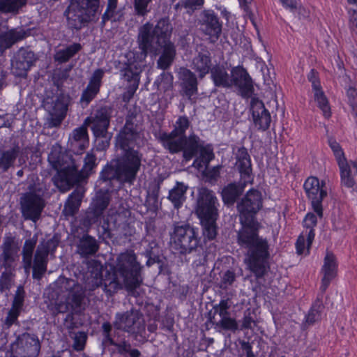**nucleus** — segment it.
<instances>
[{
    "mask_svg": "<svg viewBox=\"0 0 357 357\" xmlns=\"http://www.w3.org/2000/svg\"><path fill=\"white\" fill-rule=\"evenodd\" d=\"M261 206V193L255 189L249 190L237 204L241 228L237 232L236 241L246 250L245 264L257 278L267 273L271 257L268 241L259 235V224L255 220Z\"/></svg>",
    "mask_w": 357,
    "mask_h": 357,
    "instance_id": "nucleus-1",
    "label": "nucleus"
},
{
    "mask_svg": "<svg viewBox=\"0 0 357 357\" xmlns=\"http://www.w3.org/2000/svg\"><path fill=\"white\" fill-rule=\"evenodd\" d=\"M116 146L122 151L114 169H105L101 177L104 181L116 179L122 183L132 184L142 165L143 155L135 147L139 145L142 137L137 125L126 119L124 126L115 137Z\"/></svg>",
    "mask_w": 357,
    "mask_h": 357,
    "instance_id": "nucleus-2",
    "label": "nucleus"
},
{
    "mask_svg": "<svg viewBox=\"0 0 357 357\" xmlns=\"http://www.w3.org/2000/svg\"><path fill=\"white\" fill-rule=\"evenodd\" d=\"M54 294L49 298L47 308L50 314L56 317L67 313L64 325L68 328L73 326V314H81L89 304L82 286L73 279L59 277L54 282Z\"/></svg>",
    "mask_w": 357,
    "mask_h": 357,
    "instance_id": "nucleus-3",
    "label": "nucleus"
},
{
    "mask_svg": "<svg viewBox=\"0 0 357 357\" xmlns=\"http://www.w3.org/2000/svg\"><path fill=\"white\" fill-rule=\"evenodd\" d=\"M48 161L52 167L57 171L53 180L55 185L61 192L69 190L74 185L79 183L87 176L96 166V157L92 153H88L84 160L81 170L75 160L61 151L58 146L52 147L48 155Z\"/></svg>",
    "mask_w": 357,
    "mask_h": 357,
    "instance_id": "nucleus-4",
    "label": "nucleus"
},
{
    "mask_svg": "<svg viewBox=\"0 0 357 357\" xmlns=\"http://www.w3.org/2000/svg\"><path fill=\"white\" fill-rule=\"evenodd\" d=\"M141 271L142 266L133 250L121 252L116 257L112 272L105 275L104 291L112 295L121 289L123 284L128 291L135 290L143 281Z\"/></svg>",
    "mask_w": 357,
    "mask_h": 357,
    "instance_id": "nucleus-5",
    "label": "nucleus"
},
{
    "mask_svg": "<svg viewBox=\"0 0 357 357\" xmlns=\"http://www.w3.org/2000/svg\"><path fill=\"white\" fill-rule=\"evenodd\" d=\"M38 241L37 235L24 241L22 250L23 267L26 272L32 268V277L40 280L47 269L48 255L54 252L58 245V238H53L41 241L37 246L34 257L33 255Z\"/></svg>",
    "mask_w": 357,
    "mask_h": 357,
    "instance_id": "nucleus-6",
    "label": "nucleus"
},
{
    "mask_svg": "<svg viewBox=\"0 0 357 357\" xmlns=\"http://www.w3.org/2000/svg\"><path fill=\"white\" fill-rule=\"evenodd\" d=\"M172 29L168 17L160 18L155 26L149 22L141 26L137 34V43L141 50V58L145 59L149 52H156L158 50V45L172 43L170 41Z\"/></svg>",
    "mask_w": 357,
    "mask_h": 357,
    "instance_id": "nucleus-7",
    "label": "nucleus"
},
{
    "mask_svg": "<svg viewBox=\"0 0 357 357\" xmlns=\"http://www.w3.org/2000/svg\"><path fill=\"white\" fill-rule=\"evenodd\" d=\"M218 198L211 190L202 188L198 191L195 212L203 227L204 235L213 240L217 235Z\"/></svg>",
    "mask_w": 357,
    "mask_h": 357,
    "instance_id": "nucleus-8",
    "label": "nucleus"
},
{
    "mask_svg": "<svg viewBox=\"0 0 357 357\" xmlns=\"http://www.w3.org/2000/svg\"><path fill=\"white\" fill-rule=\"evenodd\" d=\"M98 7L99 0H69L63 13L68 27L76 31L85 27L95 16Z\"/></svg>",
    "mask_w": 357,
    "mask_h": 357,
    "instance_id": "nucleus-9",
    "label": "nucleus"
},
{
    "mask_svg": "<svg viewBox=\"0 0 357 357\" xmlns=\"http://www.w3.org/2000/svg\"><path fill=\"white\" fill-rule=\"evenodd\" d=\"M198 231L188 224L174 225L170 234V245L180 255H188L202 250Z\"/></svg>",
    "mask_w": 357,
    "mask_h": 357,
    "instance_id": "nucleus-10",
    "label": "nucleus"
},
{
    "mask_svg": "<svg viewBox=\"0 0 357 357\" xmlns=\"http://www.w3.org/2000/svg\"><path fill=\"white\" fill-rule=\"evenodd\" d=\"M118 330L133 335H142L145 331V322L139 310L131 309L123 313H117L113 323Z\"/></svg>",
    "mask_w": 357,
    "mask_h": 357,
    "instance_id": "nucleus-11",
    "label": "nucleus"
},
{
    "mask_svg": "<svg viewBox=\"0 0 357 357\" xmlns=\"http://www.w3.org/2000/svg\"><path fill=\"white\" fill-rule=\"evenodd\" d=\"M40 350V342L33 333L19 335L11 345L10 357H37Z\"/></svg>",
    "mask_w": 357,
    "mask_h": 357,
    "instance_id": "nucleus-12",
    "label": "nucleus"
},
{
    "mask_svg": "<svg viewBox=\"0 0 357 357\" xmlns=\"http://www.w3.org/2000/svg\"><path fill=\"white\" fill-rule=\"evenodd\" d=\"M198 25L200 31L208 36L211 43H215L222 34V22L213 10H203L199 13Z\"/></svg>",
    "mask_w": 357,
    "mask_h": 357,
    "instance_id": "nucleus-13",
    "label": "nucleus"
},
{
    "mask_svg": "<svg viewBox=\"0 0 357 357\" xmlns=\"http://www.w3.org/2000/svg\"><path fill=\"white\" fill-rule=\"evenodd\" d=\"M21 212L24 220L36 222L45 207L43 197L33 192H26L20 198Z\"/></svg>",
    "mask_w": 357,
    "mask_h": 357,
    "instance_id": "nucleus-14",
    "label": "nucleus"
},
{
    "mask_svg": "<svg viewBox=\"0 0 357 357\" xmlns=\"http://www.w3.org/2000/svg\"><path fill=\"white\" fill-rule=\"evenodd\" d=\"M303 187L308 199L311 201L314 211L321 218L323 217L322 202L327 195L324 183L322 181L321 185L317 177L310 176L306 179Z\"/></svg>",
    "mask_w": 357,
    "mask_h": 357,
    "instance_id": "nucleus-15",
    "label": "nucleus"
},
{
    "mask_svg": "<svg viewBox=\"0 0 357 357\" xmlns=\"http://www.w3.org/2000/svg\"><path fill=\"white\" fill-rule=\"evenodd\" d=\"M70 97L68 94L60 93L50 104H46L50 117L47 119L49 128H58L66 116Z\"/></svg>",
    "mask_w": 357,
    "mask_h": 357,
    "instance_id": "nucleus-16",
    "label": "nucleus"
},
{
    "mask_svg": "<svg viewBox=\"0 0 357 357\" xmlns=\"http://www.w3.org/2000/svg\"><path fill=\"white\" fill-rule=\"evenodd\" d=\"M231 88L235 86L243 98H251L254 94L252 79L242 66H237L231 69Z\"/></svg>",
    "mask_w": 357,
    "mask_h": 357,
    "instance_id": "nucleus-17",
    "label": "nucleus"
},
{
    "mask_svg": "<svg viewBox=\"0 0 357 357\" xmlns=\"http://www.w3.org/2000/svg\"><path fill=\"white\" fill-rule=\"evenodd\" d=\"M234 155L235 167L238 172L241 181L244 185L251 183L253 181L252 167L250 155L248 149L244 146L234 147L232 149Z\"/></svg>",
    "mask_w": 357,
    "mask_h": 357,
    "instance_id": "nucleus-18",
    "label": "nucleus"
},
{
    "mask_svg": "<svg viewBox=\"0 0 357 357\" xmlns=\"http://www.w3.org/2000/svg\"><path fill=\"white\" fill-rule=\"evenodd\" d=\"M112 109L108 106L101 107L87 117L84 123L91 126L93 135H102L108 132Z\"/></svg>",
    "mask_w": 357,
    "mask_h": 357,
    "instance_id": "nucleus-19",
    "label": "nucleus"
},
{
    "mask_svg": "<svg viewBox=\"0 0 357 357\" xmlns=\"http://www.w3.org/2000/svg\"><path fill=\"white\" fill-rule=\"evenodd\" d=\"M0 249V267L4 269L15 268V263L20 250L15 237L10 234H6L3 237Z\"/></svg>",
    "mask_w": 357,
    "mask_h": 357,
    "instance_id": "nucleus-20",
    "label": "nucleus"
},
{
    "mask_svg": "<svg viewBox=\"0 0 357 357\" xmlns=\"http://www.w3.org/2000/svg\"><path fill=\"white\" fill-rule=\"evenodd\" d=\"M178 77L179 79L180 95L192 100L198 94V81L195 73L186 68H180Z\"/></svg>",
    "mask_w": 357,
    "mask_h": 357,
    "instance_id": "nucleus-21",
    "label": "nucleus"
},
{
    "mask_svg": "<svg viewBox=\"0 0 357 357\" xmlns=\"http://www.w3.org/2000/svg\"><path fill=\"white\" fill-rule=\"evenodd\" d=\"M110 201L111 195L108 190H98L86 212L87 220L91 223L97 222L108 207Z\"/></svg>",
    "mask_w": 357,
    "mask_h": 357,
    "instance_id": "nucleus-22",
    "label": "nucleus"
},
{
    "mask_svg": "<svg viewBox=\"0 0 357 357\" xmlns=\"http://www.w3.org/2000/svg\"><path fill=\"white\" fill-rule=\"evenodd\" d=\"M142 71V65L136 61L125 63L120 70L121 77L128 83L125 96H128L129 98L133 96L138 89Z\"/></svg>",
    "mask_w": 357,
    "mask_h": 357,
    "instance_id": "nucleus-23",
    "label": "nucleus"
},
{
    "mask_svg": "<svg viewBox=\"0 0 357 357\" xmlns=\"http://www.w3.org/2000/svg\"><path fill=\"white\" fill-rule=\"evenodd\" d=\"M250 110L255 126L258 130L266 131L270 127L271 116L264 104L258 98H252Z\"/></svg>",
    "mask_w": 357,
    "mask_h": 357,
    "instance_id": "nucleus-24",
    "label": "nucleus"
},
{
    "mask_svg": "<svg viewBox=\"0 0 357 357\" xmlns=\"http://www.w3.org/2000/svg\"><path fill=\"white\" fill-rule=\"evenodd\" d=\"M105 71L98 68L96 69L91 78L86 88L83 91L79 102L83 108L88 106L92 100L96 96L100 91L102 84V79L104 76Z\"/></svg>",
    "mask_w": 357,
    "mask_h": 357,
    "instance_id": "nucleus-25",
    "label": "nucleus"
},
{
    "mask_svg": "<svg viewBox=\"0 0 357 357\" xmlns=\"http://www.w3.org/2000/svg\"><path fill=\"white\" fill-rule=\"evenodd\" d=\"M89 145L87 127L84 123L82 126L75 128L69 135L68 146L75 154L82 153Z\"/></svg>",
    "mask_w": 357,
    "mask_h": 357,
    "instance_id": "nucleus-26",
    "label": "nucleus"
},
{
    "mask_svg": "<svg viewBox=\"0 0 357 357\" xmlns=\"http://www.w3.org/2000/svg\"><path fill=\"white\" fill-rule=\"evenodd\" d=\"M191 68L198 74V77L202 79L212 70L211 54L206 47L197 51L191 63Z\"/></svg>",
    "mask_w": 357,
    "mask_h": 357,
    "instance_id": "nucleus-27",
    "label": "nucleus"
},
{
    "mask_svg": "<svg viewBox=\"0 0 357 357\" xmlns=\"http://www.w3.org/2000/svg\"><path fill=\"white\" fill-rule=\"evenodd\" d=\"M157 139L161 143L165 149L172 154L178 153L184 149L185 137L173 132H160L156 136Z\"/></svg>",
    "mask_w": 357,
    "mask_h": 357,
    "instance_id": "nucleus-28",
    "label": "nucleus"
},
{
    "mask_svg": "<svg viewBox=\"0 0 357 357\" xmlns=\"http://www.w3.org/2000/svg\"><path fill=\"white\" fill-rule=\"evenodd\" d=\"M102 264L98 260L91 259L87 262L86 282L90 290L104 285L105 278H102Z\"/></svg>",
    "mask_w": 357,
    "mask_h": 357,
    "instance_id": "nucleus-29",
    "label": "nucleus"
},
{
    "mask_svg": "<svg viewBox=\"0 0 357 357\" xmlns=\"http://www.w3.org/2000/svg\"><path fill=\"white\" fill-rule=\"evenodd\" d=\"M324 276L321 279L320 291L324 294L328 287L331 280L336 276L337 262L335 255L328 252L324 258V265L321 268Z\"/></svg>",
    "mask_w": 357,
    "mask_h": 357,
    "instance_id": "nucleus-30",
    "label": "nucleus"
},
{
    "mask_svg": "<svg viewBox=\"0 0 357 357\" xmlns=\"http://www.w3.org/2000/svg\"><path fill=\"white\" fill-rule=\"evenodd\" d=\"M342 185L351 188L355 184V177L357 176V161L347 159L337 163Z\"/></svg>",
    "mask_w": 357,
    "mask_h": 357,
    "instance_id": "nucleus-31",
    "label": "nucleus"
},
{
    "mask_svg": "<svg viewBox=\"0 0 357 357\" xmlns=\"http://www.w3.org/2000/svg\"><path fill=\"white\" fill-rule=\"evenodd\" d=\"M20 153V147L18 145L6 149L0 148V174L8 172L15 168Z\"/></svg>",
    "mask_w": 357,
    "mask_h": 357,
    "instance_id": "nucleus-32",
    "label": "nucleus"
},
{
    "mask_svg": "<svg viewBox=\"0 0 357 357\" xmlns=\"http://www.w3.org/2000/svg\"><path fill=\"white\" fill-rule=\"evenodd\" d=\"M211 79L215 87L226 89H231V73L222 65L213 66L210 72Z\"/></svg>",
    "mask_w": 357,
    "mask_h": 357,
    "instance_id": "nucleus-33",
    "label": "nucleus"
},
{
    "mask_svg": "<svg viewBox=\"0 0 357 357\" xmlns=\"http://www.w3.org/2000/svg\"><path fill=\"white\" fill-rule=\"evenodd\" d=\"M99 250L97 240L88 234L84 235L77 243V252L82 257L95 255Z\"/></svg>",
    "mask_w": 357,
    "mask_h": 357,
    "instance_id": "nucleus-34",
    "label": "nucleus"
},
{
    "mask_svg": "<svg viewBox=\"0 0 357 357\" xmlns=\"http://www.w3.org/2000/svg\"><path fill=\"white\" fill-rule=\"evenodd\" d=\"M185 147L182 151L184 159L188 161L194 156L197 155L204 144V142L201 140V139L194 133L190 134L188 137H185Z\"/></svg>",
    "mask_w": 357,
    "mask_h": 357,
    "instance_id": "nucleus-35",
    "label": "nucleus"
},
{
    "mask_svg": "<svg viewBox=\"0 0 357 357\" xmlns=\"http://www.w3.org/2000/svg\"><path fill=\"white\" fill-rule=\"evenodd\" d=\"M243 182L231 183L226 185L222 190V197L225 204H233L242 195L244 188Z\"/></svg>",
    "mask_w": 357,
    "mask_h": 357,
    "instance_id": "nucleus-36",
    "label": "nucleus"
},
{
    "mask_svg": "<svg viewBox=\"0 0 357 357\" xmlns=\"http://www.w3.org/2000/svg\"><path fill=\"white\" fill-rule=\"evenodd\" d=\"M84 190L82 187H77L68 197L64 206L63 211L67 215H74L81 205L84 197Z\"/></svg>",
    "mask_w": 357,
    "mask_h": 357,
    "instance_id": "nucleus-37",
    "label": "nucleus"
},
{
    "mask_svg": "<svg viewBox=\"0 0 357 357\" xmlns=\"http://www.w3.org/2000/svg\"><path fill=\"white\" fill-rule=\"evenodd\" d=\"M26 33L23 30L11 29L0 33V51L3 52L15 43L24 39Z\"/></svg>",
    "mask_w": 357,
    "mask_h": 357,
    "instance_id": "nucleus-38",
    "label": "nucleus"
},
{
    "mask_svg": "<svg viewBox=\"0 0 357 357\" xmlns=\"http://www.w3.org/2000/svg\"><path fill=\"white\" fill-rule=\"evenodd\" d=\"M162 50V54L157 61L158 68L167 70L169 68L176 56V47L174 43H168L165 45H158V49Z\"/></svg>",
    "mask_w": 357,
    "mask_h": 357,
    "instance_id": "nucleus-39",
    "label": "nucleus"
},
{
    "mask_svg": "<svg viewBox=\"0 0 357 357\" xmlns=\"http://www.w3.org/2000/svg\"><path fill=\"white\" fill-rule=\"evenodd\" d=\"M82 50L80 43H74L56 51L54 59L59 64L68 62Z\"/></svg>",
    "mask_w": 357,
    "mask_h": 357,
    "instance_id": "nucleus-40",
    "label": "nucleus"
},
{
    "mask_svg": "<svg viewBox=\"0 0 357 357\" xmlns=\"http://www.w3.org/2000/svg\"><path fill=\"white\" fill-rule=\"evenodd\" d=\"M231 307L230 300L229 298L222 299L218 304L213 306V308L208 312V320L211 324L216 322L219 319H222L227 315H230L229 309Z\"/></svg>",
    "mask_w": 357,
    "mask_h": 357,
    "instance_id": "nucleus-41",
    "label": "nucleus"
},
{
    "mask_svg": "<svg viewBox=\"0 0 357 357\" xmlns=\"http://www.w3.org/2000/svg\"><path fill=\"white\" fill-rule=\"evenodd\" d=\"M188 187L182 182H176V185L169 190L168 199L175 208H180L185 201V194Z\"/></svg>",
    "mask_w": 357,
    "mask_h": 357,
    "instance_id": "nucleus-42",
    "label": "nucleus"
},
{
    "mask_svg": "<svg viewBox=\"0 0 357 357\" xmlns=\"http://www.w3.org/2000/svg\"><path fill=\"white\" fill-rule=\"evenodd\" d=\"M27 3V0H0V13L17 15Z\"/></svg>",
    "mask_w": 357,
    "mask_h": 357,
    "instance_id": "nucleus-43",
    "label": "nucleus"
},
{
    "mask_svg": "<svg viewBox=\"0 0 357 357\" xmlns=\"http://www.w3.org/2000/svg\"><path fill=\"white\" fill-rule=\"evenodd\" d=\"M317 218L314 214L312 213H308L305 215L303 220V225L306 229L304 232L305 233V235L307 236V249L310 248L312 241L314 238V227L317 225Z\"/></svg>",
    "mask_w": 357,
    "mask_h": 357,
    "instance_id": "nucleus-44",
    "label": "nucleus"
},
{
    "mask_svg": "<svg viewBox=\"0 0 357 357\" xmlns=\"http://www.w3.org/2000/svg\"><path fill=\"white\" fill-rule=\"evenodd\" d=\"M199 152L200 158L195 159L193 165L198 168L202 167L203 165L207 167L215 157L212 146L211 144H204Z\"/></svg>",
    "mask_w": 357,
    "mask_h": 357,
    "instance_id": "nucleus-45",
    "label": "nucleus"
},
{
    "mask_svg": "<svg viewBox=\"0 0 357 357\" xmlns=\"http://www.w3.org/2000/svg\"><path fill=\"white\" fill-rule=\"evenodd\" d=\"M314 98L317 106L322 111L324 116L328 119L331 116V107L328 98L321 89L314 91Z\"/></svg>",
    "mask_w": 357,
    "mask_h": 357,
    "instance_id": "nucleus-46",
    "label": "nucleus"
},
{
    "mask_svg": "<svg viewBox=\"0 0 357 357\" xmlns=\"http://www.w3.org/2000/svg\"><path fill=\"white\" fill-rule=\"evenodd\" d=\"M324 309L322 301L318 298L312 305L308 314L306 316V323L308 325H313L321 318V314Z\"/></svg>",
    "mask_w": 357,
    "mask_h": 357,
    "instance_id": "nucleus-47",
    "label": "nucleus"
},
{
    "mask_svg": "<svg viewBox=\"0 0 357 357\" xmlns=\"http://www.w3.org/2000/svg\"><path fill=\"white\" fill-rule=\"evenodd\" d=\"M153 0H131L135 16L145 17L151 11L150 4Z\"/></svg>",
    "mask_w": 357,
    "mask_h": 357,
    "instance_id": "nucleus-48",
    "label": "nucleus"
},
{
    "mask_svg": "<svg viewBox=\"0 0 357 357\" xmlns=\"http://www.w3.org/2000/svg\"><path fill=\"white\" fill-rule=\"evenodd\" d=\"M204 3V0H183L180 3L174 4V9L178 10L185 8L188 14H192L199 10Z\"/></svg>",
    "mask_w": 357,
    "mask_h": 357,
    "instance_id": "nucleus-49",
    "label": "nucleus"
},
{
    "mask_svg": "<svg viewBox=\"0 0 357 357\" xmlns=\"http://www.w3.org/2000/svg\"><path fill=\"white\" fill-rule=\"evenodd\" d=\"M215 328L227 331H236L238 329V324L236 320L227 315L222 319H219L216 322L212 324Z\"/></svg>",
    "mask_w": 357,
    "mask_h": 357,
    "instance_id": "nucleus-50",
    "label": "nucleus"
},
{
    "mask_svg": "<svg viewBox=\"0 0 357 357\" xmlns=\"http://www.w3.org/2000/svg\"><path fill=\"white\" fill-rule=\"evenodd\" d=\"M190 122L188 118L185 116H179L174 124V129L172 132L180 135L181 136L185 137L186 130L189 128Z\"/></svg>",
    "mask_w": 357,
    "mask_h": 357,
    "instance_id": "nucleus-51",
    "label": "nucleus"
},
{
    "mask_svg": "<svg viewBox=\"0 0 357 357\" xmlns=\"http://www.w3.org/2000/svg\"><path fill=\"white\" fill-rule=\"evenodd\" d=\"M15 268L5 269L0 276V291L3 292L10 289L12 286L13 271Z\"/></svg>",
    "mask_w": 357,
    "mask_h": 357,
    "instance_id": "nucleus-52",
    "label": "nucleus"
},
{
    "mask_svg": "<svg viewBox=\"0 0 357 357\" xmlns=\"http://www.w3.org/2000/svg\"><path fill=\"white\" fill-rule=\"evenodd\" d=\"M25 298V291L22 286H19L15 291L11 308L22 312Z\"/></svg>",
    "mask_w": 357,
    "mask_h": 357,
    "instance_id": "nucleus-53",
    "label": "nucleus"
},
{
    "mask_svg": "<svg viewBox=\"0 0 357 357\" xmlns=\"http://www.w3.org/2000/svg\"><path fill=\"white\" fill-rule=\"evenodd\" d=\"M174 77L170 73L163 72L157 79L158 87L167 91L172 87Z\"/></svg>",
    "mask_w": 357,
    "mask_h": 357,
    "instance_id": "nucleus-54",
    "label": "nucleus"
},
{
    "mask_svg": "<svg viewBox=\"0 0 357 357\" xmlns=\"http://www.w3.org/2000/svg\"><path fill=\"white\" fill-rule=\"evenodd\" d=\"M16 58L22 62H24V63L27 64L30 68L36 61V57L32 51L23 48L18 51Z\"/></svg>",
    "mask_w": 357,
    "mask_h": 357,
    "instance_id": "nucleus-55",
    "label": "nucleus"
},
{
    "mask_svg": "<svg viewBox=\"0 0 357 357\" xmlns=\"http://www.w3.org/2000/svg\"><path fill=\"white\" fill-rule=\"evenodd\" d=\"M328 145L332 149L337 163L347 159L340 145L336 142L335 139L329 137Z\"/></svg>",
    "mask_w": 357,
    "mask_h": 357,
    "instance_id": "nucleus-56",
    "label": "nucleus"
},
{
    "mask_svg": "<svg viewBox=\"0 0 357 357\" xmlns=\"http://www.w3.org/2000/svg\"><path fill=\"white\" fill-rule=\"evenodd\" d=\"M11 65L13 73L19 77L25 75L30 68L27 64L24 63V62H22L17 58H15V61H12Z\"/></svg>",
    "mask_w": 357,
    "mask_h": 357,
    "instance_id": "nucleus-57",
    "label": "nucleus"
},
{
    "mask_svg": "<svg viewBox=\"0 0 357 357\" xmlns=\"http://www.w3.org/2000/svg\"><path fill=\"white\" fill-rule=\"evenodd\" d=\"M87 339V335L84 332H78L75 333L73 337V348L77 351H82Z\"/></svg>",
    "mask_w": 357,
    "mask_h": 357,
    "instance_id": "nucleus-58",
    "label": "nucleus"
},
{
    "mask_svg": "<svg viewBox=\"0 0 357 357\" xmlns=\"http://www.w3.org/2000/svg\"><path fill=\"white\" fill-rule=\"evenodd\" d=\"M235 273L231 271H227L222 277L220 283V288L222 289H227L229 286H231L233 284V282L235 281Z\"/></svg>",
    "mask_w": 357,
    "mask_h": 357,
    "instance_id": "nucleus-59",
    "label": "nucleus"
},
{
    "mask_svg": "<svg viewBox=\"0 0 357 357\" xmlns=\"http://www.w3.org/2000/svg\"><path fill=\"white\" fill-rule=\"evenodd\" d=\"M348 102L351 107L353 112L357 116V90L354 87H349L347 91Z\"/></svg>",
    "mask_w": 357,
    "mask_h": 357,
    "instance_id": "nucleus-60",
    "label": "nucleus"
},
{
    "mask_svg": "<svg viewBox=\"0 0 357 357\" xmlns=\"http://www.w3.org/2000/svg\"><path fill=\"white\" fill-rule=\"evenodd\" d=\"M94 136L98 142V147L99 149L104 150L109 147V142L112 136V133L106 132V133H104L102 135H94Z\"/></svg>",
    "mask_w": 357,
    "mask_h": 357,
    "instance_id": "nucleus-61",
    "label": "nucleus"
},
{
    "mask_svg": "<svg viewBox=\"0 0 357 357\" xmlns=\"http://www.w3.org/2000/svg\"><path fill=\"white\" fill-rule=\"evenodd\" d=\"M296 251L298 255H302L305 252V249H307V253H309V249H307V236L304 231L298 236L296 243Z\"/></svg>",
    "mask_w": 357,
    "mask_h": 357,
    "instance_id": "nucleus-62",
    "label": "nucleus"
},
{
    "mask_svg": "<svg viewBox=\"0 0 357 357\" xmlns=\"http://www.w3.org/2000/svg\"><path fill=\"white\" fill-rule=\"evenodd\" d=\"M347 13L349 28L353 33L357 34V10L349 9Z\"/></svg>",
    "mask_w": 357,
    "mask_h": 357,
    "instance_id": "nucleus-63",
    "label": "nucleus"
},
{
    "mask_svg": "<svg viewBox=\"0 0 357 357\" xmlns=\"http://www.w3.org/2000/svg\"><path fill=\"white\" fill-rule=\"evenodd\" d=\"M20 312L17 311L14 309L10 308L8 312L7 317L5 319V325L7 327L11 326L13 324H16L17 322V318L20 314Z\"/></svg>",
    "mask_w": 357,
    "mask_h": 357,
    "instance_id": "nucleus-64",
    "label": "nucleus"
}]
</instances>
